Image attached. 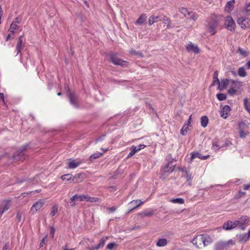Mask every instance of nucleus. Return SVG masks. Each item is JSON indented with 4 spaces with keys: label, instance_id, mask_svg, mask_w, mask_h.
I'll use <instances>...</instances> for the list:
<instances>
[{
    "label": "nucleus",
    "instance_id": "7",
    "mask_svg": "<svg viewBox=\"0 0 250 250\" xmlns=\"http://www.w3.org/2000/svg\"><path fill=\"white\" fill-rule=\"evenodd\" d=\"M239 225V222L236 220L234 222L228 221L223 225V229L226 230H229L236 228Z\"/></svg>",
    "mask_w": 250,
    "mask_h": 250
},
{
    "label": "nucleus",
    "instance_id": "50",
    "mask_svg": "<svg viewBox=\"0 0 250 250\" xmlns=\"http://www.w3.org/2000/svg\"><path fill=\"white\" fill-rule=\"evenodd\" d=\"M58 211V208L56 206H53L52 208V210L50 213V215L51 216H54L55 215L56 213H57Z\"/></svg>",
    "mask_w": 250,
    "mask_h": 250
},
{
    "label": "nucleus",
    "instance_id": "9",
    "mask_svg": "<svg viewBox=\"0 0 250 250\" xmlns=\"http://www.w3.org/2000/svg\"><path fill=\"white\" fill-rule=\"evenodd\" d=\"M108 237H103L101 240H100L99 243L96 246H91V247L89 248L87 250H98L102 248L105 244L106 240L108 239Z\"/></svg>",
    "mask_w": 250,
    "mask_h": 250
},
{
    "label": "nucleus",
    "instance_id": "2",
    "mask_svg": "<svg viewBox=\"0 0 250 250\" xmlns=\"http://www.w3.org/2000/svg\"><path fill=\"white\" fill-rule=\"evenodd\" d=\"M66 90L67 97H68L69 101L70 104L73 105L75 107L78 108V104H77L78 96L73 92H71L70 88L68 86L65 87Z\"/></svg>",
    "mask_w": 250,
    "mask_h": 250
},
{
    "label": "nucleus",
    "instance_id": "16",
    "mask_svg": "<svg viewBox=\"0 0 250 250\" xmlns=\"http://www.w3.org/2000/svg\"><path fill=\"white\" fill-rule=\"evenodd\" d=\"M87 199L86 195L81 194L78 195L76 194L73 196L71 198L70 200H72V202L75 201V202L77 201H85L86 199Z\"/></svg>",
    "mask_w": 250,
    "mask_h": 250
},
{
    "label": "nucleus",
    "instance_id": "21",
    "mask_svg": "<svg viewBox=\"0 0 250 250\" xmlns=\"http://www.w3.org/2000/svg\"><path fill=\"white\" fill-rule=\"evenodd\" d=\"M143 202H142L140 200H133L129 203V205L132 207V208L130 209L129 212H131L134 209L137 208L139 206H140Z\"/></svg>",
    "mask_w": 250,
    "mask_h": 250
},
{
    "label": "nucleus",
    "instance_id": "19",
    "mask_svg": "<svg viewBox=\"0 0 250 250\" xmlns=\"http://www.w3.org/2000/svg\"><path fill=\"white\" fill-rule=\"evenodd\" d=\"M202 236L203 237V245L204 247L212 243V239L210 236L206 234H203L202 235Z\"/></svg>",
    "mask_w": 250,
    "mask_h": 250
},
{
    "label": "nucleus",
    "instance_id": "54",
    "mask_svg": "<svg viewBox=\"0 0 250 250\" xmlns=\"http://www.w3.org/2000/svg\"><path fill=\"white\" fill-rule=\"evenodd\" d=\"M218 142L217 141H213V142H212V147L216 146L217 147L215 150L216 151H218L219 149H220L221 148V146L218 145Z\"/></svg>",
    "mask_w": 250,
    "mask_h": 250
},
{
    "label": "nucleus",
    "instance_id": "26",
    "mask_svg": "<svg viewBox=\"0 0 250 250\" xmlns=\"http://www.w3.org/2000/svg\"><path fill=\"white\" fill-rule=\"evenodd\" d=\"M154 214V211L152 209L151 210H145L144 211L140 213L139 215L141 217H150Z\"/></svg>",
    "mask_w": 250,
    "mask_h": 250
},
{
    "label": "nucleus",
    "instance_id": "28",
    "mask_svg": "<svg viewBox=\"0 0 250 250\" xmlns=\"http://www.w3.org/2000/svg\"><path fill=\"white\" fill-rule=\"evenodd\" d=\"M146 19V14H142L139 17V19L136 21L135 23L137 24H143L144 23Z\"/></svg>",
    "mask_w": 250,
    "mask_h": 250
},
{
    "label": "nucleus",
    "instance_id": "47",
    "mask_svg": "<svg viewBox=\"0 0 250 250\" xmlns=\"http://www.w3.org/2000/svg\"><path fill=\"white\" fill-rule=\"evenodd\" d=\"M247 237V235H246V233H243V234H240L239 235H238V239H239V241H242L243 240H245V241H246Z\"/></svg>",
    "mask_w": 250,
    "mask_h": 250
},
{
    "label": "nucleus",
    "instance_id": "52",
    "mask_svg": "<svg viewBox=\"0 0 250 250\" xmlns=\"http://www.w3.org/2000/svg\"><path fill=\"white\" fill-rule=\"evenodd\" d=\"M246 194V192H242L241 191H239L238 193H237V194H236L234 198L235 199H239L240 198L242 197L244 195Z\"/></svg>",
    "mask_w": 250,
    "mask_h": 250
},
{
    "label": "nucleus",
    "instance_id": "31",
    "mask_svg": "<svg viewBox=\"0 0 250 250\" xmlns=\"http://www.w3.org/2000/svg\"><path fill=\"white\" fill-rule=\"evenodd\" d=\"M72 178L73 175L70 173L64 174L61 177L62 180L66 181L67 182L72 181Z\"/></svg>",
    "mask_w": 250,
    "mask_h": 250
},
{
    "label": "nucleus",
    "instance_id": "35",
    "mask_svg": "<svg viewBox=\"0 0 250 250\" xmlns=\"http://www.w3.org/2000/svg\"><path fill=\"white\" fill-rule=\"evenodd\" d=\"M238 74L239 76L244 77L247 75V73L244 67H242L239 68Z\"/></svg>",
    "mask_w": 250,
    "mask_h": 250
},
{
    "label": "nucleus",
    "instance_id": "51",
    "mask_svg": "<svg viewBox=\"0 0 250 250\" xmlns=\"http://www.w3.org/2000/svg\"><path fill=\"white\" fill-rule=\"evenodd\" d=\"M186 175L185 177L187 178V180L191 181L192 180V176L191 174L189 173L187 170H185Z\"/></svg>",
    "mask_w": 250,
    "mask_h": 250
},
{
    "label": "nucleus",
    "instance_id": "53",
    "mask_svg": "<svg viewBox=\"0 0 250 250\" xmlns=\"http://www.w3.org/2000/svg\"><path fill=\"white\" fill-rule=\"evenodd\" d=\"M229 81L231 82L232 84L234 85L235 87H239V86L241 85L240 82H239L234 81L233 80H230Z\"/></svg>",
    "mask_w": 250,
    "mask_h": 250
},
{
    "label": "nucleus",
    "instance_id": "48",
    "mask_svg": "<svg viewBox=\"0 0 250 250\" xmlns=\"http://www.w3.org/2000/svg\"><path fill=\"white\" fill-rule=\"evenodd\" d=\"M130 53L133 55H135V56H138L139 57H142L143 56L142 54L141 53L139 52H137L135 50H134L133 49H132L130 51Z\"/></svg>",
    "mask_w": 250,
    "mask_h": 250
},
{
    "label": "nucleus",
    "instance_id": "34",
    "mask_svg": "<svg viewBox=\"0 0 250 250\" xmlns=\"http://www.w3.org/2000/svg\"><path fill=\"white\" fill-rule=\"evenodd\" d=\"M249 220V217L247 216H242L240 220H236L239 222V224L244 225L246 223V222Z\"/></svg>",
    "mask_w": 250,
    "mask_h": 250
},
{
    "label": "nucleus",
    "instance_id": "33",
    "mask_svg": "<svg viewBox=\"0 0 250 250\" xmlns=\"http://www.w3.org/2000/svg\"><path fill=\"white\" fill-rule=\"evenodd\" d=\"M103 155V153H100V152H96L93 154H92L89 157V160L91 161H92L94 159H96L100 157L101 156Z\"/></svg>",
    "mask_w": 250,
    "mask_h": 250
},
{
    "label": "nucleus",
    "instance_id": "25",
    "mask_svg": "<svg viewBox=\"0 0 250 250\" xmlns=\"http://www.w3.org/2000/svg\"><path fill=\"white\" fill-rule=\"evenodd\" d=\"M228 246V244L226 242H219L216 244L215 247V250H223L226 248Z\"/></svg>",
    "mask_w": 250,
    "mask_h": 250
},
{
    "label": "nucleus",
    "instance_id": "39",
    "mask_svg": "<svg viewBox=\"0 0 250 250\" xmlns=\"http://www.w3.org/2000/svg\"><path fill=\"white\" fill-rule=\"evenodd\" d=\"M160 21H163L165 24H167V28H169L170 27L169 25L170 24V20L166 16L164 15V18H162V20H161Z\"/></svg>",
    "mask_w": 250,
    "mask_h": 250
},
{
    "label": "nucleus",
    "instance_id": "22",
    "mask_svg": "<svg viewBox=\"0 0 250 250\" xmlns=\"http://www.w3.org/2000/svg\"><path fill=\"white\" fill-rule=\"evenodd\" d=\"M234 3L235 0H231L228 1L225 7V10L228 12H231L233 9Z\"/></svg>",
    "mask_w": 250,
    "mask_h": 250
},
{
    "label": "nucleus",
    "instance_id": "4",
    "mask_svg": "<svg viewBox=\"0 0 250 250\" xmlns=\"http://www.w3.org/2000/svg\"><path fill=\"white\" fill-rule=\"evenodd\" d=\"M224 25L225 27L229 31H234L235 27V23L232 18L230 16H227L226 18Z\"/></svg>",
    "mask_w": 250,
    "mask_h": 250
},
{
    "label": "nucleus",
    "instance_id": "62",
    "mask_svg": "<svg viewBox=\"0 0 250 250\" xmlns=\"http://www.w3.org/2000/svg\"><path fill=\"white\" fill-rule=\"evenodd\" d=\"M117 209V208L113 206L111 208H108V210L109 213L113 212Z\"/></svg>",
    "mask_w": 250,
    "mask_h": 250
},
{
    "label": "nucleus",
    "instance_id": "14",
    "mask_svg": "<svg viewBox=\"0 0 250 250\" xmlns=\"http://www.w3.org/2000/svg\"><path fill=\"white\" fill-rule=\"evenodd\" d=\"M202 237V235L197 236L192 240V244L196 246V247L199 248L203 245Z\"/></svg>",
    "mask_w": 250,
    "mask_h": 250
},
{
    "label": "nucleus",
    "instance_id": "15",
    "mask_svg": "<svg viewBox=\"0 0 250 250\" xmlns=\"http://www.w3.org/2000/svg\"><path fill=\"white\" fill-rule=\"evenodd\" d=\"M175 165H172V161H171L169 162L165 167L161 169L162 171H168L167 174H169L172 172H173L175 169Z\"/></svg>",
    "mask_w": 250,
    "mask_h": 250
},
{
    "label": "nucleus",
    "instance_id": "23",
    "mask_svg": "<svg viewBox=\"0 0 250 250\" xmlns=\"http://www.w3.org/2000/svg\"><path fill=\"white\" fill-rule=\"evenodd\" d=\"M110 61L112 62H127L126 61H122L120 59H119L117 55L116 54H112L110 56Z\"/></svg>",
    "mask_w": 250,
    "mask_h": 250
},
{
    "label": "nucleus",
    "instance_id": "42",
    "mask_svg": "<svg viewBox=\"0 0 250 250\" xmlns=\"http://www.w3.org/2000/svg\"><path fill=\"white\" fill-rule=\"evenodd\" d=\"M161 177H160V178L162 180H164L166 179V178L168 176V174H167V172H168V171H161Z\"/></svg>",
    "mask_w": 250,
    "mask_h": 250
},
{
    "label": "nucleus",
    "instance_id": "30",
    "mask_svg": "<svg viewBox=\"0 0 250 250\" xmlns=\"http://www.w3.org/2000/svg\"><path fill=\"white\" fill-rule=\"evenodd\" d=\"M208 123V119L207 116H204L201 118V124L203 127H206Z\"/></svg>",
    "mask_w": 250,
    "mask_h": 250
},
{
    "label": "nucleus",
    "instance_id": "12",
    "mask_svg": "<svg viewBox=\"0 0 250 250\" xmlns=\"http://www.w3.org/2000/svg\"><path fill=\"white\" fill-rule=\"evenodd\" d=\"M162 18H164L163 15H158L156 16H151L149 18L148 24L149 25H151L154 23L160 21L161 20H162Z\"/></svg>",
    "mask_w": 250,
    "mask_h": 250
},
{
    "label": "nucleus",
    "instance_id": "29",
    "mask_svg": "<svg viewBox=\"0 0 250 250\" xmlns=\"http://www.w3.org/2000/svg\"><path fill=\"white\" fill-rule=\"evenodd\" d=\"M167 244V240L166 238H160L159 239L156 245L158 247H164Z\"/></svg>",
    "mask_w": 250,
    "mask_h": 250
},
{
    "label": "nucleus",
    "instance_id": "3",
    "mask_svg": "<svg viewBox=\"0 0 250 250\" xmlns=\"http://www.w3.org/2000/svg\"><path fill=\"white\" fill-rule=\"evenodd\" d=\"M29 144H26L22 146L18 150H17V161H21L23 162L26 158V156L24 154L26 151L29 147Z\"/></svg>",
    "mask_w": 250,
    "mask_h": 250
},
{
    "label": "nucleus",
    "instance_id": "43",
    "mask_svg": "<svg viewBox=\"0 0 250 250\" xmlns=\"http://www.w3.org/2000/svg\"><path fill=\"white\" fill-rule=\"evenodd\" d=\"M161 177H160V178L162 180H164L166 179V178L168 176V174H167V172H168V171H161Z\"/></svg>",
    "mask_w": 250,
    "mask_h": 250
},
{
    "label": "nucleus",
    "instance_id": "57",
    "mask_svg": "<svg viewBox=\"0 0 250 250\" xmlns=\"http://www.w3.org/2000/svg\"><path fill=\"white\" fill-rule=\"evenodd\" d=\"M216 84H217L218 85V88L220 87L221 83L219 79H213L212 85H214Z\"/></svg>",
    "mask_w": 250,
    "mask_h": 250
},
{
    "label": "nucleus",
    "instance_id": "58",
    "mask_svg": "<svg viewBox=\"0 0 250 250\" xmlns=\"http://www.w3.org/2000/svg\"><path fill=\"white\" fill-rule=\"evenodd\" d=\"M26 180V177L25 176H24V178L21 179V180L20 179L19 177H17V182L16 183H21Z\"/></svg>",
    "mask_w": 250,
    "mask_h": 250
},
{
    "label": "nucleus",
    "instance_id": "10",
    "mask_svg": "<svg viewBox=\"0 0 250 250\" xmlns=\"http://www.w3.org/2000/svg\"><path fill=\"white\" fill-rule=\"evenodd\" d=\"M44 202L42 200H39L35 203L31 208V211L33 213L36 212L38 210L40 209L44 205Z\"/></svg>",
    "mask_w": 250,
    "mask_h": 250
},
{
    "label": "nucleus",
    "instance_id": "56",
    "mask_svg": "<svg viewBox=\"0 0 250 250\" xmlns=\"http://www.w3.org/2000/svg\"><path fill=\"white\" fill-rule=\"evenodd\" d=\"M190 17H188V18H189L190 19H192L194 21H195L197 19V16L194 13H193L192 12H190Z\"/></svg>",
    "mask_w": 250,
    "mask_h": 250
},
{
    "label": "nucleus",
    "instance_id": "44",
    "mask_svg": "<svg viewBox=\"0 0 250 250\" xmlns=\"http://www.w3.org/2000/svg\"><path fill=\"white\" fill-rule=\"evenodd\" d=\"M236 89H234L233 87H231L228 90V94L231 96L234 95L236 94Z\"/></svg>",
    "mask_w": 250,
    "mask_h": 250
},
{
    "label": "nucleus",
    "instance_id": "40",
    "mask_svg": "<svg viewBox=\"0 0 250 250\" xmlns=\"http://www.w3.org/2000/svg\"><path fill=\"white\" fill-rule=\"evenodd\" d=\"M216 97L217 99L220 101H223L225 100L227 98L226 95L224 93H218L216 95Z\"/></svg>",
    "mask_w": 250,
    "mask_h": 250
},
{
    "label": "nucleus",
    "instance_id": "17",
    "mask_svg": "<svg viewBox=\"0 0 250 250\" xmlns=\"http://www.w3.org/2000/svg\"><path fill=\"white\" fill-rule=\"evenodd\" d=\"M239 136L242 138H246L247 136V134L245 132L243 129L245 126H246V125L245 123L242 122L239 124Z\"/></svg>",
    "mask_w": 250,
    "mask_h": 250
},
{
    "label": "nucleus",
    "instance_id": "55",
    "mask_svg": "<svg viewBox=\"0 0 250 250\" xmlns=\"http://www.w3.org/2000/svg\"><path fill=\"white\" fill-rule=\"evenodd\" d=\"M116 245V244L115 243H110L107 245L106 248L109 250H112Z\"/></svg>",
    "mask_w": 250,
    "mask_h": 250
},
{
    "label": "nucleus",
    "instance_id": "13",
    "mask_svg": "<svg viewBox=\"0 0 250 250\" xmlns=\"http://www.w3.org/2000/svg\"><path fill=\"white\" fill-rule=\"evenodd\" d=\"M209 155H207L206 156H202L201 153L198 152H194L191 153L190 157V161H192L194 159L196 158H198L201 160H206L209 157Z\"/></svg>",
    "mask_w": 250,
    "mask_h": 250
},
{
    "label": "nucleus",
    "instance_id": "5",
    "mask_svg": "<svg viewBox=\"0 0 250 250\" xmlns=\"http://www.w3.org/2000/svg\"><path fill=\"white\" fill-rule=\"evenodd\" d=\"M11 205V204L10 200H3L1 202L0 205V218L3 212L10 208Z\"/></svg>",
    "mask_w": 250,
    "mask_h": 250
},
{
    "label": "nucleus",
    "instance_id": "8",
    "mask_svg": "<svg viewBox=\"0 0 250 250\" xmlns=\"http://www.w3.org/2000/svg\"><path fill=\"white\" fill-rule=\"evenodd\" d=\"M86 175L84 173H79L73 176L72 182L74 183H79L83 181L85 178Z\"/></svg>",
    "mask_w": 250,
    "mask_h": 250
},
{
    "label": "nucleus",
    "instance_id": "18",
    "mask_svg": "<svg viewBox=\"0 0 250 250\" xmlns=\"http://www.w3.org/2000/svg\"><path fill=\"white\" fill-rule=\"evenodd\" d=\"M230 110V107L229 105H226L222 108L221 111V116L224 119L228 117V113Z\"/></svg>",
    "mask_w": 250,
    "mask_h": 250
},
{
    "label": "nucleus",
    "instance_id": "11",
    "mask_svg": "<svg viewBox=\"0 0 250 250\" xmlns=\"http://www.w3.org/2000/svg\"><path fill=\"white\" fill-rule=\"evenodd\" d=\"M16 29V23L14 21L11 24L10 28L8 30V34L6 37V40L7 41L10 40V38H14V33L15 30Z\"/></svg>",
    "mask_w": 250,
    "mask_h": 250
},
{
    "label": "nucleus",
    "instance_id": "46",
    "mask_svg": "<svg viewBox=\"0 0 250 250\" xmlns=\"http://www.w3.org/2000/svg\"><path fill=\"white\" fill-rule=\"evenodd\" d=\"M86 195V197H87V199H86V201H89V202H96L98 201V198H95V197H89V196Z\"/></svg>",
    "mask_w": 250,
    "mask_h": 250
},
{
    "label": "nucleus",
    "instance_id": "61",
    "mask_svg": "<svg viewBox=\"0 0 250 250\" xmlns=\"http://www.w3.org/2000/svg\"><path fill=\"white\" fill-rule=\"evenodd\" d=\"M47 238V236H45L42 239V241H41L40 242V248H42L44 245H45V239Z\"/></svg>",
    "mask_w": 250,
    "mask_h": 250
},
{
    "label": "nucleus",
    "instance_id": "49",
    "mask_svg": "<svg viewBox=\"0 0 250 250\" xmlns=\"http://www.w3.org/2000/svg\"><path fill=\"white\" fill-rule=\"evenodd\" d=\"M237 52L238 53H239L241 55L243 56L244 57H246V56H248V52L244 50H243L242 49H241L240 48H239V49H238Z\"/></svg>",
    "mask_w": 250,
    "mask_h": 250
},
{
    "label": "nucleus",
    "instance_id": "60",
    "mask_svg": "<svg viewBox=\"0 0 250 250\" xmlns=\"http://www.w3.org/2000/svg\"><path fill=\"white\" fill-rule=\"evenodd\" d=\"M230 145H231V142L229 141H226V142L224 144H223L222 146H221V148H223L224 147H227L229 146Z\"/></svg>",
    "mask_w": 250,
    "mask_h": 250
},
{
    "label": "nucleus",
    "instance_id": "45",
    "mask_svg": "<svg viewBox=\"0 0 250 250\" xmlns=\"http://www.w3.org/2000/svg\"><path fill=\"white\" fill-rule=\"evenodd\" d=\"M186 125H185L180 131L181 134L183 135H185L188 132V126L186 127Z\"/></svg>",
    "mask_w": 250,
    "mask_h": 250
},
{
    "label": "nucleus",
    "instance_id": "63",
    "mask_svg": "<svg viewBox=\"0 0 250 250\" xmlns=\"http://www.w3.org/2000/svg\"><path fill=\"white\" fill-rule=\"evenodd\" d=\"M54 233H55V229L53 227H52L50 228V233L52 238L54 237Z\"/></svg>",
    "mask_w": 250,
    "mask_h": 250
},
{
    "label": "nucleus",
    "instance_id": "27",
    "mask_svg": "<svg viewBox=\"0 0 250 250\" xmlns=\"http://www.w3.org/2000/svg\"><path fill=\"white\" fill-rule=\"evenodd\" d=\"M81 164V162H75V160L69 159V162L68 163V167L69 168H75L78 167Z\"/></svg>",
    "mask_w": 250,
    "mask_h": 250
},
{
    "label": "nucleus",
    "instance_id": "38",
    "mask_svg": "<svg viewBox=\"0 0 250 250\" xmlns=\"http://www.w3.org/2000/svg\"><path fill=\"white\" fill-rule=\"evenodd\" d=\"M123 170L121 168V167H119L114 172V174L112 176V179H116V176L118 175L122 174L123 173Z\"/></svg>",
    "mask_w": 250,
    "mask_h": 250
},
{
    "label": "nucleus",
    "instance_id": "59",
    "mask_svg": "<svg viewBox=\"0 0 250 250\" xmlns=\"http://www.w3.org/2000/svg\"><path fill=\"white\" fill-rule=\"evenodd\" d=\"M107 189L110 192H114L117 190L116 187L114 186L108 187Z\"/></svg>",
    "mask_w": 250,
    "mask_h": 250
},
{
    "label": "nucleus",
    "instance_id": "36",
    "mask_svg": "<svg viewBox=\"0 0 250 250\" xmlns=\"http://www.w3.org/2000/svg\"><path fill=\"white\" fill-rule=\"evenodd\" d=\"M180 12L183 14L185 17H187L190 15V12L188 11V10L184 7L181 8L180 9Z\"/></svg>",
    "mask_w": 250,
    "mask_h": 250
},
{
    "label": "nucleus",
    "instance_id": "32",
    "mask_svg": "<svg viewBox=\"0 0 250 250\" xmlns=\"http://www.w3.org/2000/svg\"><path fill=\"white\" fill-rule=\"evenodd\" d=\"M229 81V80L227 79H224L221 80V86L220 88H218L220 90H223L224 89L226 88V86L228 84V82Z\"/></svg>",
    "mask_w": 250,
    "mask_h": 250
},
{
    "label": "nucleus",
    "instance_id": "24",
    "mask_svg": "<svg viewBox=\"0 0 250 250\" xmlns=\"http://www.w3.org/2000/svg\"><path fill=\"white\" fill-rule=\"evenodd\" d=\"M24 46V44L23 42V37L22 36H20L19 38L17 47H18V52L17 53V55H18L19 52L21 51V50L23 49Z\"/></svg>",
    "mask_w": 250,
    "mask_h": 250
},
{
    "label": "nucleus",
    "instance_id": "20",
    "mask_svg": "<svg viewBox=\"0 0 250 250\" xmlns=\"http://www.w3.org/2000/svg\"><path fill=\"white\" fill-rule=\"evenodd\" d=\"M249 21H250V20L248 18L241 17L238 19V23L241 25L242 27L246 28L248 27L247 25L249 24Z\"/></svg>",
    "mask_w": 250,
    "mask_h": 250
},
{
    "label": "nucleus",
    "instance_id": "6",
    "mask_svg": "<svg viewBox=\"0 0 250 250\" xmlns=\"http://www.w3.org/2000/svg\"><path fill=\"white\" fill-rule=\"evenodd\" d=\"M187 50L189 53H194L195 54H198L200 53V49L197 45L193 44L190 42L186 46Z\"/></svg>",
    "mask_w": 250,
    "mask_h": 250
},
{
    "label": "nucleus",
    "instance_id": "37",
    "mask_svg": "<svg viewBox=\"0 0 250 250\" xmlns=\"http://www.w3.org/2000/svg\"><path fill=\"white\" fill-rule=\"evenodd\" d=\"M170 201L175 204H182L184 203V200L181 198L172 199Z\"/></svg>",
    "mask_w": 250,
    "mask_h": 250
},
{
    "label": "nucleus",
    "instance_id": "1",
    "mask_svg": "<svg viewBox=\"0 0 250 250\" xmlns=\"http://www.w3.org/2000/svg\"><path fill=\"white\" fill-rule=\"evenodd\" d=\"M208 24L206 26L207 31L211 35H214L217 32L219 26V20L217 17L213 16L207 19Z\"/></svg>",
    "mask_w": 250,
    "mask_h": 250
},
{
    "label": "nucleus",
    "instance_id": "64",
    "mask_svg": "<svg viewBox=\"0 0 250 250\" xmlns=\"http://www.w3.org/2000/svg\"><path fill=\"white\" fill-rule=\"evenodd\" d=\"M104 136H105V135H103V136L99 137L97 139H96L95 140V143H97L98 142H100V141H102L104 139Z\"/></svg>",
    "mask_w": 250,
    "mask_h": 250
},
{
    "label": "nucleus",
    "instance_id": "41",
    "mask_svg": "<svg viewBox=\"0 0 250 250\" xmlns=\"http://www.w3.org/2000/svg\"><path fill=\"white\" fill-rule=\"evenodd\" d=\"M244 10L248 15L250 14V2H247L245 5Z\"/></svg>",
    "mask_w": 250,
    "mask_h": 250
}]
</instances>
